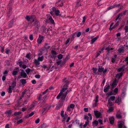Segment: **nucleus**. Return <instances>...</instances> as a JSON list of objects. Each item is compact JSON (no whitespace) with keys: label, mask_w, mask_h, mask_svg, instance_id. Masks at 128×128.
Listing matches in <instances>:
<instances>
[{"label":"nucleus","mask_w":128,"mask_h":128,"mask_svg":"<svg viewBox=\"0 0 128 128\" xmlns=\"http://www.w3.org/2000/svg\"><path fill=\"white\" fill-rule=\"evenodd\" d=\"M23 122V120L22 119H21L19 120H18L17 121V123L18 124H19L20 123H22Z\"/></svg>","instance_id":"obj_40"},{"label":"nucleus","mask_w":128,"mask_h":128,"mask_svg":"<svg viewBox=\"0 0 128 128\" xmlns=\"http://www.w3.org/2000/svg\"><path fill=\"white\" fill-rule=\"evenodd\" d=\"M62 56L61 54H60L58 56V58L59 59H61L62 58Z\"/></svg>","instance_id":"obj_56"},{"label":"nucleus","mask_w":128,"mask_h":128,"mask_svg":"<svg viewBox=\"0 0 128 128\" xmlns=\"http://www.w3.org/2000/svg\"><path fill=\"white\" fill-rule=\"evenodd\" d=\"M23 63V62L22 60H19L18 62V63H17V64H19V67L20 68H21L22 65Z\"/></svg>","instance_id":"obj_22"},{"label":"nucleus","mask_w":128,"mask_h":128,"mask_svg":"<svg viewBox=\"0 0 128 128\" xmlns=\"http://www.w3.org/2000/svg\"><path fill=\"white\" fill-rule=\"evenodd\" d=\"M113 49V48H109L108 47H107L106 48V50H107L108 51V52H110V50H112Z\"/></svg>","instance_id":"obj_49"},{"label":"nucleus","mask_w":128,"mask_h":128,"mask_svg":"<svg viewBox=\"0 0 128 128\" xmlns=\"http://www.w3.org/2000/svg\"><path fill=\"white\" fill-rule=\"evenodd\" d=\"M124 29L125 30V32H128V26H126L124 28Z\"/></svg>","instance_id":"obj_48"},{"label":"nucleus","mask_w":128,"mask_h":128,"mask_svg":"<svg viewBox=\"0 0 128 128\" xmlns=\"http://www.w3.org/2000/svg\"><path fill=\"white\" fill-rule=\"evenodd\" d=\"M98 96L97 95L96 96V98H95V102H98Z\"/></svg>","instance_id":"obj_44"},{"label":"nucleus","mask_w":128,"mask_h":128,"mask_svg":"<svg viewBox=\"0 0 128 128\" xmlns=\"http://www.w3.org/2000/svg\"><path fill=\"white\" fill-rule=\"evenodd\" d=\"M12 112L11 111V110H10L8 111H6V112L5 113L8 114H10L12 113Z\"/></svg>","instance_id":"obj_43"},{"label":"nucleus","mask_w":128,"mask_h":128,"mask_svg":"<svg viewBox=\"0 0 128 128\" xmlns=\"http://www.w3.org/2000/svg\"><path fill=\"white\" fill-rule=\"evenodd\" d=\"M39 61L38 60H37L36 59L34 60V62L36 66H38L39 64L40 63L39 62Z\"/></svg>","instance_id":"obj_28"},{"label":"nucleus","mask_w":128,"mask_h":128,"mask_svg":"<svg viewBox=\"0 0 128 128\" xmlns=\"http://www.w3.org/2000/svg\"><path fill=\"white\" fill-rule=\"evenodd\" d=\"M69 92V91L68 90H67L66 92L64 93H62V94L61 96H62L61 97V99L62 100H64L68 92Z\"/></svg>","instance_id":"obj_11"},{"label":"nucleus","mask_w":128,"mask_h":128,"mask_svg":"<svg viewBox=\"0 0 128 128\" xmlns=\"http://www.w3.org/2000/svg\"><path fill=\"white\" fill-rule=\"evenodd\" d=\"M118 51L120 53H123L124 52V50L122 48H120L118 50Z\"/></svg>","instance_id":"obj_27"},{"label":"nucleus","mask_w":128,"mask_h":128,"mask_svg":"<svg viewBox=\"0 0 128 128\" xmlns=\"http://www.w3.org/2000/svg\"><path fill=\"white\" fill-rule=\"evenodd\" d=\"M114 117L112 116L110 117L109 120L111 124H113L114 122Z\"/></svg>","instance_id":"obj_10"},{"label":"nucleus","mask_w":128,"mask_h":128,"mask_svg":"<svg viewBox=\"0 0 128 128\" xmlns=\"http://www.w3.org/2000/svg\"><path fill=\"white\" fill-rule=\"evenodd\" d=\"M21 113L20 112H16L14 113V115L16 116L20 114Z\"/></svg>","instance_id":"obj_38"},{"label":"nucleus","mask_w":128,"mask_h":128,"mask_svg":"<svg viewBox=\"0 0 128 128\" xmlns=\"http://www.w3.org/2000/svg\"><path fill=\"white\" fill-rule=\"evenodd\" d=\"M70 40V38H68L67 39V40H66V42L65 43V44L66 45L69 42V41Z\"/></svg>","instance_id":"obj_59"},{"label":"nucleus","mask_w":128,"mask_h":128,"mask_svg":"<svg viewBox=\"0 0 128 128\" xmlns=\"http://www.w3.org/2000/svg\"><path fill=\"white\" fill-rule=\"evenodd\" d=\"M64 88H62V89L60 93H61V94L63 93V92H64L67 89V87L66 86L64 87Z\"/></svg>","instance_id":"obj_25"},{"label":"nucleus","mask_w":128,"mask_h":128,"mask_svg":"<svg viewBox=\"0 0 128 128\" xmlns=\"http://www.w3.org/2000/svg\"><path fill=\"white\" fill-rule=\"evenodd\" d=\"M21 72H20V76L22 77V78H25L27 76L26 73L24 72V70H23L20 69Z\"/></svg>","instance_id":"obj_4"},{"label":"nucleus","mask_w":128,"mask_h":128,"mask_svg":"<svg viewBox=\"0 0 128 128\" xmlns=\"http://www.w3.org/2000/svg\"><path fill=\"white\" fill-rule=\"evenodd\" d=\"M126 10H125L122 12L120 14L122 16H123L125 15L126 14Z\"/></svg>","instance_id":"obj_36"},{"label":"nucleus","mask_w":128,"mask_h":128,"mask_svg":"<svg viewBox=\"0 0 128 128\" xmlns=\"http://www.w3.org/2000/svg\"><path fill=\"white\" fill-rule=\"evenodd\" d=\"M94 113L96 118H98L100 116V112H99L97 111H94Z\"/></svg>","instance_id":"obj_8"},{"label":"nucleus","mask_w":128,"mask_h":128,"mask_svg":"<svg viewBox=\"0 0 128 128\" xmlns=\"http://www.w3.org/2000/svg\"><path fill=\"white\" fill-rule=\"evenodd\" d=\"M62 94H61V93H60L56 97V98L58 99L60 98V97L61 96Z\"/></svg>","instance_id":"obj_52"},{"label":"nucleus","mask_w":128,"mask_h":128,"mask_svg":"<svg viewBox=\"0 0 128 128\" xmlns=\"http://www.w3.org/2000/svg\"><path fill=\"white\" fill-rule=\"evenodd\" d=\"M115 98V97L114 96H110L109 99L108 101H114Z\"/></svg>","instance_id":"obj_26"},{"label":"nucleus","mask_w":128,"mask_h":128,"mask_svg":"<svg viewBox=\"0 0 128 128\" xmlns=\"http://www.w3.org/2000/svg\"><path fill=\"white\" fill-rule=\"evenodd\" d=\"M98 122L96 120H95L92 122V126L94 127L97 126L98 125Z\"/></svg>","instance_id":"obj_19"},{"label":"nucleus","mask_w":128,"mask_h":128,"mask_svg":"<svg viewBox=\"0 0 128 128\" xmlns=\"http://www.w3.org/2000/svg\"><path fill=\"white\" fill-rule=\"evenodd\" d=\"M74 107V105L73 104H71L70 105V106L69 107L70 108H73Z\"/></svg>","instance_id":"obj_64"},{"label":"nucleus","mask_w":128,"mask_h":128,"mask_svg":"<svg viewBox=\"0 0 128 128\" xmlns=\"http://www.w3.org/2000/svg\"><path fill=\"white\" fill-rule=\"evenodd\" d=\"M48 92V89H47L45 91L43 92L42 94H44Z\"/></svg>","instance_id":"obj_53"},{"label":"nucleus","mask_w":128,"mask_h":128,"mask_svg":"<svg viewBox=\"0 0 128 128\" xmlns=\"http://www.w3.org/2000/svg\"><path fill=\"white\" fill-rule=\"evenodd\" d=\"M84 119L88 121L89 117L85 115L84 116Z\"/></svg>","instance_id":"obj_57"},{"label":"nucleus","mask_w":128,"mask_h":128,"mask_svg":"<svg viewBox=\"0 0 128 128\" xmlns=\"http://www.w3.org/2000/svg\"><path fill=\"white\" fill-rule=\"evenodd\" d=\"M46 108H44L40 110V111L42 114H43L44 112L46 110Z\"/></svg>","instance_id":"obj_33"},{"label":"nucleus","mask_w":128,"mask_h":128,"mask_svg":"<svg viewBox=\"0 0 128 128\" xmlns=\"http://www.w3.org/2000/svg\"><path fill=\"white\" fill-rule=\"evenodd\" d=\"M16 82L15 81H14L12 82V88H14L16 86Z\"/></svg>","instance_id":"obj_20"},{"label":"nucleus","mask_w":128,"mask_h":128,"mask_svg":"<svg viewBox=\"0 0 128 128\" xmlns=\"http://www.w3.org/2000/svg\"><path fill=\"white\" fill-rule=\"evenodd\" d=\"M18 71H13L12 74L13 75H16L18 73Z\"/></svg>","instance_id":"obj_46"},{"label":"nucleus","mask_w":128,"mask_h":128,"mask_svg":"<svg viewBox=\"0 0 128 128\" xmlns=\"http://www.w3.org/2000/svg\"><path fill=\"white\" fill-rule=\"evenodd\" d=\"M25 18L28 21H30L31 22V20H30V16H26L25 17Z\"/></svg>","instance_id":"obj_30"},{"label":"nucleus","mask_w":128,"mask_h":128,"mask_svg":"<svg viewBox=\"0 0 128 128\" xmlns=\"http://www.w3.org/2000/svg\"><path fill=\"white\" fill-rule=\"evenodd\" d=\"M8 93H10L12 92L11 89V87L10 86H9V87L8 90Z\"/></svg>","instance_id":"obj_32"},{"label":"nucleus","mask_w":128,"mask_h":128,"mask_svg":"<svg viewBox=\"0 0 128 128\" xmlns=\"http://www.w3.org/2000/svg\"><path fill=\"white\" fill-rule=\"evenodd\" d=\"M29 39L31 40H32L33 39V37L32 35H30L29 36Z\"/></svg>","instance_id":"obj_58"},{"label":"nucleus","mask_w":128,"mask_h":128,"mask_svg":"<svg viewBox=\"0 0 128 128\" xmlns=\"http://www.w3.org/2000/svg\"><path fill=\"white\" fill-rule=\"evenodd\" d=\"M10 51V50L9 49L6 48V49L5 52L7 54H9V52Z\"/></svg>","instance_id":"obj_51"},{"label":"nucleus","mask_w":128,"mask_h":128,"mask_svg":"<svg viewBox=\"0 0 128 128\" xmlns=\"http://www.w3.org/2000/svg\"><path fill=\"white\" fill-rule=\"evenodd\" d=\"M110 88L109 85H108L106 87H105L104 89V91L105 92H106Z\"/></svg>","instance_id":"obj_23"},{"label":"nucleus","mask_w":128,"mask_h":128,"mask_svg":"<svg viewBox=\"0 0 128 128\" xmlns=\"http://www.w3.org/2000/svg\"><path fill=\"white\" fill-rule=\"evenodd\" d=\"M118 82L117 81L116 79H115L112 84V85L113 87H115L117 84Z\"/></svg>","instance_id":"obj_14"},{"label":"nucleus","mask_w":128,"mask_h":128,"mask_svg":"<svg viewBox=\"0 0 128 128\" xmlns=\"http://www.w3.org/2000/svg\"><path fill=\"white\" fill-rule=\"evenodd\" d=\"M114 8V5L113 6H110V7H108V10H110V9H112Z\"/></svg>","instance_id":"obj_62"},{"label":"nucleus","mask_w":128,"mask_h":128,"mask_svg":"<svg viewBox=\"0 0 128 128\" xmlns=\"http://www.w3.org/2000/svg\"><path fill=\"white\" fill-rule=\"evenodd\" d=\"M124 122L123 121H120L118 122V128H122L123 126V128H126V126L124 125Z\"/></svg>","instance_id":"obj_1"},{"label":"nucleus","mask_w":128,"mask_h":128,"mask_svg":"<svg viewBox=\"0 0 128 128\" xmlns=\"http://www.w3.org/2000/svg\"><path fill=\"white\" fill-rule=\"evenodd\" d=\"M51 53L54 57L55 56L56 54V52L53 50H52V51Z\"/></svg>","instance_id":"obj_31"},{"label":"nucleus","mask_w":128,"mask_h":128,"mask_svg":"<svg viewBox=\"0 0 128 128\" xmlns=\"http://www.w3.org/2000/svg\"><path fill=\"white\" fill-rule=\"evenodd\" d=\"M35 77L36 78H40V75L36 74L35 75Z\"/></svg>","instance_id":"obj_60"},{"label":"nucleus","mask_w":128,"mask_h":128,"mask_svg":"<svg viewBox=\"0 0 128 128\" xmlns=\"http://www.w3.org/2000/svg\"><path fill=\"white\" fill-rule=\"evenodd\" d=\"M98 67V71L99 72H102L103 73H105L107 70L106 68L104 69V68L100 66H99Z\"/></svg>","instance_id":"obj_2"},{"label":"nucleus","mask_w":128,"mask_h":128,"mask_svg":"<svg viewBox=\"0 0 128 128\" xmlns=\"http://www.w3.org/2000/svg\"><path fill=\"white\" fill-rule=\"evenodd\" d=\"M74 34L76 36V37L77 36L78 37H79L81 35V32H77L74 33Z\"/></svg>","instance_id":"obj_18"},{"label":"nucleus","mask_w":128,"mask_h":128,"mask_svg":"<svg viewBox=\"0 0 128 128\" xmlns=\"http://www.w3.org/2000/svg\"><path fill=\"white\" fill-rule=\"evenodd\" d=\"M121 102V98L118 96L117 99L115 101L116 103H118V104H119Z\"/></svg>","instance_id":"obj_12"},{"label":"nucleus","mask_w":128,"mask_h":128,"mask_svg":"<svg viewBox=\"0 0 128 128\" xmlns=\"http://www.w3.org/2000/svg\"><path fill=\"white\" fill-rule=\"evenodd\" d=\"M44 38L43 36L39 35V37L37 39V43L39 44L41 43Z\"/></svg>","instance_id":"obj_5"},{"label":"nucleus","mask_w":128,"mask_h":128,"mask_svg":"<svg viewBox=\"0 0 128 128\" xmlns=\"http://www.w3.org/2000/svg\"><path fill=\"white\" fill-rule=\"evenodd\" d=\"M62 103H59L56 106V109L57 110L59 109L62 106Z\"/></svg>","instance_id":"obj_16"},{"label":"nucleus","mask_w":128,"mask_h":128,"mask_svg":"<svg viewBox=\"0 0 128 128\" xmlns=\"http://www.w3.org/2000/svg\"><path fill=\"white\" fill-rule=\"evenodd\" d=\"M39 61H42L43 60V58L42 56L39 57L38 59Z\"/></svg>","instance_id":"obj_42"},{"label":"nucleus","mask_w":128,"mask_h":128,"mask_svg":"<svg viewBox=\"0 0 128 128\" xmlns=\"http://www.w3.org/2000/svg\"><path fill=\"white\" fill-rule=\"evenodd\" d=\"M64 111H62L61 112V116L62 117H64Z\"/></svg>","instance_id":"obj_50"},{"label":"nucleus","mask_w":128,"mask_h":128,"mask_svg":"<svg viewBox=\"0 0 128 128\" xmlns=\"http://www.w3.org/2000/svg\"><path fill=\"white\" fill-rule=\"evenodd\" d=\"M42 95H40L39 98H38V100H42V102H45V100H44V99L46 98V96H44V97H43V98L42 97Z\"/></svg>","instance_id":"obj_9"},{"label":"nucleus","mask_w":128,"mask_h":128,"mask_svg":"<svg viewBox=\"0 0 128 128\" xmlns=\"http://www.w3.org/2000/svg\"><path fill=\"white\" fill-rule=\"evenodd\" d=\"M20 82H21L22 85H24L26 83V80L25 79H22L20 80Z\"/></svg>","instance_id":"obj_24"},{"label":"nucleus","mask_w":128,"mask_h":128,"mask_svg":"<svg viewBox=\"0 0 128 128\" xmlns=\"http://www.w3.org/2000/svg\"><path fill=\"white\" fill-rule=\"evenodd\" d=\"M110 101H108V104H109L110 106H112L113 105V104L112 102H110Z\"/></svg>","instance_id":"obj_55"},{"label":"nucleus","mask_w":128,"mask_h":128,"mask_svg":"<svg viewBox=\"0 0 128 128\" xmlns=\"http://www.w3.org/2000/svg\"><path fill=\"white\" fill-rule=\"evenodd\" d=\"M66 80V78H64V79H63V80L64 82V87L66 86V87H68V84L69 83L70 81H68V80Z\"/></svg>","instance_id":"obj_7"},{"label":"nucleus","mask_w":128,"mask_h":128,"mask_svg":"<svg viewBox=\"0 0 128 128\" xmlns=\"http://www.w3.org/2000/svg\"><path fill=\"white\" fill-rule=\"evenodd\" d=\"M14 22V20H12L10 21L9 22V25L11 27L12 24H13Z\"/></svg>","instance_id":"obj_41"},{"label":"nucleus","mask_w":128,"mask_h":128,"mask_svg":"<svg viewBox=\"0 0 128 128\" xmlns=\"http://www.w3.org/2000/svg\"><path fill=\"white\" fill-rule=\"evenodd\" d=\"M123 73L121 72L120 73L116 75V77L119 79L122 76Z\"/></svg>","instance_id":"obj_17"},{"label":"nucleus","mask_w":128,"mask_h":128,"mask_svg":"<svg viewBox=\"0 0 128 128\" xmlns=\"http://www.w3.org/2000/svg\"><path fill=\"white\" fill-rule=\"evenodd\" d=\"M76 37V36L75 35L74 33L72 35H71L70 36L71 38V40L72 41L73 40L74 38Z\"/></svg>","instance_id":"obj_29"},{"label":"nucleus","mask_w":128,"mask_h":128,"mask_svg":"<svg viewBox=\"0 0 128 128\" xmlns=\"http://www.w3.org/2000/svg\"><path fill=\"white\" fill-rule=\"evenodd\" d=\"M33 26H35L36 28H38L40 26L39 22L37 20L35 21V22L33 24Z\"/></svg>","instance_id":"obj_6"},{"label":"nucleus","mask_w":128,"mask_h":128,"mask_svg":"<svg viewBox=\"0 0 128 128\" xmlns=\"http://www.w3.org/2000/svg\"><path fill=\"white\" fill-rule=\"evenodd\" d=\"M30 16L31 22H32L34 20H36V17L35 15H31Z\"/></svg>","instance_id":"obj_13"},{"label":"nucleus","mask_w":128,"mask_h":128,"mask_svg":"<svg viewBox=\"0 0 128 128\" xmlns=\"http://www.w3.org/2000/svg\"><path fill=\"white\" fill-rule=\"evenodd\" d=\"M52 11L53 12H55L56 10V8L55 7H53L52 8Z\"/></svg>","instance_id":"obj_63"},{"label":"nucleus","mask_w":128,"mask_h":128,"mask_svg":"<svg viewBox=\"0 0 128 128\" xmlns=\"http://www.w3.org/2000/svg\"><path fill=\"white\" fill-rule=\"evenodd\" d=\"M98 36H97V37L94 38H93L91 40V44H92L93 43L95 42V41H96L97 39L98 38Z\"/></svg>","instance_id":"obj_21"},{"label":"nucleus","mask_w":128,"mask_h":128,"mask_svg":"<svg viewBox=\"0 0 128 128\" xmlns=\"http://www.w3.org/2000/svg\"><path fill=\"white\" fill-rule=\"evenodd\" d=\"M92 70L94 72V74H96V72L97 71V68H93Z\"/></svg>","instance_id":"obj_47"},{"label":"nucleus","mask_w":128,"mask_h":128,"mask_svg":"<svg viewBox=\"0 0 128 128\" xmlns=\"http://www.w3.org/2000/svg\"><path fill=\"white\" fill-rule=\"evenodd\" d=\"M34 112H32L31 113H30L29 115V116L28 117H29L31 116H32L34 114Z\"/></svg>","instance_id":"obj_61"},{"label":"nucleus","mask_w":128,"mask_h":128,"mask_svg":"<svg viewBox=\"0 0 128 128\" xmlns=\"http://www.w3.org/2000/svg\"><path fill=\"white\" fill-rule=\"evenodd\" d=\"M125 66L124 65L121 68H120L118 69V71L119 72H123L124 71Z\"/></svg>","instance_id":"obj_15"},{"label":"nucleus","mask_w":128,"mask_h":128,"mask_svg":"<svg viewBox=\"0 0 128 128\" xmlns=\"http://www.w3.org/2000/svg\"><path fill=\"white\" fill-rule=\"evenodd\" d=\"M122 16L120 14L116 18V20H117L118 19H120Z\"/></svg>","instance_id":"obj_35"},{"label":"nucleus","mask_w":128,"mask_h":128,"mask_svg":"<svg viewBox=\"0 0 128 128\" xmlns=\"http://www.w3.org/2000/svg\"><path fill=\"white\" fill-rule=\"evenodd\" d=\"M116 116L117 118H122V116L120 114H117L116 115Z\"/></svg>","instance_id":"obj_34"},{"label":"nucleus","mask_w":128,"mask_h":128,"mask_svg":"<svg viewBox=\"0 0 128 128\" xmlns=\"http://www.w3.org/2000/svg\"><path fill=\"white\" fill-rule=\"evenodd\" d=\"M30 70H31L30 68H28L26 70V72L27 74H29Z\"/></svg>","instance_id":"obj_39"},{"label":"nucleus","mask_w":128,"mask_h":128,"mask_svg":"<svg viewBox=\"0 0 128 128\" xmlns=\"http://www.w3.org/2000/svg\"><path fill=\"white\" fill-rule=\"evenodd\" d=\"M55 12V14L57 16H58V15L59 13H60L59 10H56Z\"/></svg>","instance_id":"obj_37"},{"label":"nucleus","mask_w":128,"mask_h":128,"mask_svg":"<svg viewBox=\"0 0 128 128\" xmlns=\"http://www.w3.org/2000/svg\"><path fill=\"white\" fill-rule=\"evenodd\" d=\"M26 57L27 58L29 59L30 58V54L28 53L26 55Z\"/></svg>","instance_id":"obj_54"},{"label":"nucleus","mask_w":128,"mask_h":128,"mask_svg":"<svg viewBox=\"0 0 128 128\" xmlns=\"http://www.w3.org/2000/svg\"><path fill=\"white\" fill-rule=\"evenodd\" d=\"M113 110V108L111 107L108 110V112H111Z\"/></svg>","instance_id":"obj_45"},{"label":"nucleus","mask_w":128,"mask_h":128,"mask_svg":"<svg viewBox=\"0 0 128 128\" xmlns=\"http://www.w3.org/2000/svg\"><path fill=\"white\" fill-rule=\"evenodd\" d=\"M46 16L48 20L50 22V23L52 24H54V20H53L50 14H47Z\"/></svg>","instance_id":"obj_3"}]
</instances>
